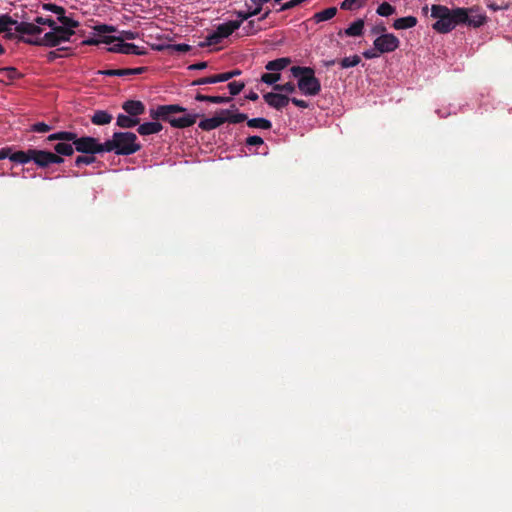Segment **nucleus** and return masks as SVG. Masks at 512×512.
Returning a JSON list of instances; mask_svg holds the SVG:
<instances>
[{"label":"nucleus","instance_id":"f257e3e1","mask_svg":"<svg viewBox=\"0 0 512 512\" xmlns=\"http://www.w3.org/2000/svg\"><path fill=\"white\" fill-rule=\"evenodd\" d=\"M431 17L437 19L432 25L433 29L438 33H448L457 25L462 24L466 19L465 8L449 9L446 6L434 4L431 7Z\"/></svg>","mask_w":512,"mask_h":512},{"label":"nucleus","instance_id":"f03ea898","mask_svg":"<svg viewBox=\"0 0 512 512\" xmlns=\"http://www.w3.org/2000/svg\"><path fill=\"white\" fill-rule=\"evenodd\" d=\"M54 140H68L73 142L75 151L82 154H100L106 152L105 142L100 143L99 140L91 136L78 137L75 132L58 131L50 134L46 141L54 142Z\"/></svg>","mask_w":512,"mask_h":512},{"label":"nucleus","instance_id":"7ed1b4c3","mask_svg":"<svg viewBox=\"0 0 512 512\" xmlns=\"http://www.w3.org/2000/svg\"><path fill=\"white\" fill-rule=\"evenodd\" d=\"M106 152L128 156L138 152L141 144L133 132H115L111 139L105 141Z\"/></svg>","mask_w":512,"mask_h":512},{"label":"nucleus","instance_id":"20e7f679","mask_svg":"<svg viewBox=\"0 0 512 512\" xmlns=\"http://www.w3.org/2000/svg\"><path fill=\"white\" fill-rule=\"evenodd\" d=\"M75 34L74 31H68L67 28L55 24L51 31L44 34V36L30 35L31 37H20L23 43L34 46L56 47L63 42L70 41L71 37Z\"/></svg>","mask_w":512,"mask_h":512},{"label":"nucleus","instance_id":"39448f33","mask_svg":"<svg viewBox=\"0 0 512 512\" xmlns=\"http://www.w3.org/2000/svg\"><path fill=\"white\" fill-rule=\"evenodd\" d=\"M290 71L294 77L298 78L297 86L302 94L306 96H316L320 93L321 83L315 76L313 68L293 66Z\"/></svg>","mask_w":512,"mask_h":512},{"label":"nucleus","instance_id":"423d86ee","mask_svg":"<svg viewBox=\"0 0 512 512\" xmlns=\"http://www.w3.org/2000/svg\"><path fill=\"white\" fill-rule=\"evenodd\" d=\"M9 26H15V31L19 34L38 35L43 32L39 26L26 21L18 22L8 14L0 16V34L4 33Z\"/></svg>","mask_w":512,"mask_h":512},{"label":"nucleus","instance_id":"0eeeda50","mask_svg":"<svg viewBox=\"0 0 512 512\" xmlns=\"http://www.w3.org/2000/svg\"><path fill=\"white\" fill-rule=\"evenodd\" d=\"M241 21L232 20L217 26L216 30L206 38L208 45H216L222 39L229 37L235 30L239 29Z\"/></svg>","mask_w":512,"mask_h":512},{"label":"nucleus","instance_id":"6e6552de","mask_svg":"<svg viewBox=\"0 0 512 512\" xmlns=\"http://www.w3.org/2000/svg\"><path fill=\"white\" fill-rule=\"evenodd\" d=\"M32 161L38 168L45 169L53 164L60 165L64 163V158L49 150L33 149Z\"/></svg>","mask_w":512,"mask_h":512},{"label":"nucleus","instance_id":"1a4fd4ad","mask_svg":"<svg viewBox=\"0 0 512 512\" xmlns=\"http://www.w3.org/2000/svg\"><path fill=\"white\" fill-rule=\"evenodd\" d=\"M185 111H169L165 121L174 128H187L196 123L198 114H188Z\"/></svg>","mask_w":512,"mask_h":512},{"label":"nucleus","instance_id":"9d476101","mask_svg":"<svg viewBox=\"0 0 512 512\" xmlns=\"http://www.w3.org/2000/svg\"><path fill=\"white\" fill-rule=\"evenodd\" d=\"M373 45L375 46V49H377L381 54H384L393 52L398 49L400 41L394 34L388 33L377 37L374 40Z\"/></svg>","mask_w":512,"mask_h":512},{"label":"nucleus","instance_id":"9b49d317","mask_svg":"<svg viewBox=\"0 0 512 512\" xmlns=\"http://www.w3.org/2000/svg\"><path fill=\"white\" fill-rule=\"evenodd\" d=\"M96 34L99 37V44L104 43L111 45L114 42H117V37L113 35H108L109 33L116 32V28L111 25L101 24L94 27Z\"/></svg>","mask_w":512,"mask_h":512},{"label":"nucleus","instance_id":"f8f14e48","mask_svg":"<svg viewBox=\"0 0 512 512\" xmlns=\"http://www.w3.org/2000/svg\"><path fill=\"white\" fill-rule=\"evenodd\" d=\"M169 111H185V108L177 104L159 105L155 109L150 110V117L153 120L165 121Z\"/></svg>","mask_w":512,"mask_h":512},{"label":"nucleus","instance_id":"ddd939ff","mask_svg":"<svg viewBox=\"0 0 512 512\" xmlns=\"http://www.w3.org/2000/svg\"><path fill=\"white\" fill-rule=\"evenodd\" d=\"M263 98L269 106L275 108L276 110H281L290 102V98L288 96L280 93L269 92L264 94Z\"/></svg>","mask_w":512,"mask_h":512},{"label":"nucleus","instance_id":"4468645a","mask_svg":"<svg viewBox=\"0 0 512 512\" xmlns=\"http://www.w3.org/2000/svg\"><path fill=\"white\" fill-rule=\"evenodd\" d=\"M146 67H138V68H123V69H108V70H99L97 73L105 76H130V75H138L142 74L146 71Z\"/></svg>","mask_w":512,"mask_h":512},{"label":"nucleus","instance_id":"2eb2a0df","mask_svg":"<svg viewBox=\"0 0 512 512\" xmlns=\"http://www.w3.org/2000/svg\"><path fill=\"white\" fill-rule=\"evenodd\" d=\"M365 22L363 19H357L352 24L349 25L345 30H339L338 36L342 37V35L348 37H359L364 33Z\"/></svg>","mask_w":512,"mask_h":512},{"label":"nucleus","instance_id":"dca6fc26","mask_svg":"<svg viewBox=\"0 0 512 512\" xmlns=\"http://www.w3.org/2000/svg\"><path fill=\"white\" fill-rule=\"evenodd\" d=\"M122 109L128 115L138 118L145 112V105L139 100H127L122 104Z\"/></svg>","mask_w":512,"mask_h":512},{"label":"nucleus","instance_id":"f3484780","mask_svg":"<svg viewBox=\"0 0 512 512\" xmlns=\"http://www.w3.org/2000/svg\"><path fill=\"white\" fill-rule=\"evenodd\" d=\"M57 143L54 144L53 150L54 154L59 155L60 157H70L74 154L75 148L74 144L71 141L68 140H56Z\"/></svg>","mask_w":512,"mask_h":512},{"label":"nucleus","instance_id":"a211bd4d","mask_svg":"<svg viewBox=\"0 0 512 512\" xmlns=\"http://www.w3.org/2000/svg\"><path fill=\"white\" fill-rule=\"evenodd\" d=\"M235 105L231 106V109H222L220 110V114L223 115L224 123L229 122L233 124L241 123L248 119L247 115L244 113H234Z\"/></svg>","mask_w":512,"mask_h":512},{"label":"nucleus","instance_id":"6ab92c4d","mask_svg":"<svg viewBox=\"0 0 512 512\" xmlns=\"http://www.w3.org/2000/svg\"><path fill=\"white\" fill-rule=\"evenodd\" d=\"M222 124H224V119L223 115H221L219 111L214 117L201 120L198 124V127L203 131H211L218 128Z\"/></svg>","mask_w":512,"mask_h":512},{"label":"nucleus","instance_id":"aec40b11","mask_svg":"<svg viewBox=\"0 0 512 512\" xmlns=\"http://www.w3.org/2000/svg\"><path fill=\"white\" fill-rule=\"evenodd\" d=\"M163 126L161 123L157 121L153 122H145L143 124L138 125L137 132L140 135L146 136L151 134H156L162 130Z\"/></svg>","mask_w":512,"mask_h":512},{"label":"nucleus","instance_id":"412c9836","mask_svg":"<svg viewBox=\"0 0 512 512\" xmlns=\"http://www.w3.org/2000/svg\"><path fill=\"white\" fill-rule=\"evenodd\" d=\"M291 59L289 57L277 58L275 60L269 61L265 65V69L268 71H272L274 73H278L279 71L285 69L288 65L291 64Z\"/></svg>","mask_w":512,"mask_h":512},{"label":"nucleus","instance_id":"4be33fe9","mask_svg":"<svg viewBox=\"0 0 512 512\" xmlns=\"http://www.w3.org/2000/svg\"><path fill=\"white\" fill-rule=\"evenodd\" d=\"M113 119L112 114L108 113L105 110H96L94 114L91 116L90 120L94 125H107L111 123Z\"/></svg>","mask_w":512,"mask_h":512},{"label":"nucleus","instance_id":"5701e85b","mask_svg":"<svg viewBox=\"0 0 512 512\" xmlns=\"http://www.w3.org/2000/svg\"><path fill=\"white\" fill-rule=\"evenodd\" d=\"M195 100L200 102H210L214 104H222V103H229L232 98L228 96H212V95H204L200 92H198L195 95Z\"/></svg>","mask_w":512,"mask_h":512},{"label":"nucleus","instance_id":"b1692460","mask_svg":"<svg viewBox=\"0 0 512 512\" xmlns=\"http://www.w3.org/2000/svg\"><path fill=\"white\" fill-rule=\"evenodd\" d=\"M139 123H140L139 118L132 117L128 114L127 115L119 114L117 116L116 124H117V126H119L121 128H125V129L133 128L135 126H138Z\"/></svg>","mask_w":512,"mask_h":512},{"label":"nucleus","instance_id":"393cba45","mask_svg":"<svg viewBox=\"0 0 512 512\" xmlns=\"http://www.w3.org/2000/svg\"><path fill=\"white\" fill-rule=\"evenodd\" d=\"M472 13V10L466 9V19L462 22V24H467L468 26L472 27H480L485 23L486 17L481 14H470Z\"/></svg>","mask_w":512,"mask_h":512},{"label":"nucleus","instance_id":"a878e982","mask_svg":"<svg viewBox=\"0 0 512 512\" xmlns=\"http://www.w3.org/2000/svg\"><path fill=\"white\" fill-rule=\"evenodd\" d=\"M417 22V18L414 16L401 17L394 21L393 27L396 30L409 29L416 26Z\"/></svg>","mask_w":512,"mask_h":512},{"label":"nucleus","instance_id":"bb28decb","mask_svg":"<svg viewBox=\"0 0 512 512\" xmlns=\"http://www.w3.org/2000/svg\"><path fill=\"white\" fill-rule=\"evenodd\" d=\"M32 153L33 149H28L27 151H16L14 153H11L9 159L15 163L26 164L32 161Z\"/></svg>","mask_w":512,"mask_h":512},{"label":"nucleus","instance_id":"cd10ccee","mask_svg":"<svg viewBox=\"0 0 512 512\" xmlns=\"http://www.w3.org/2000/svg\"><path fill=\"white\" fill-rule=\"evenodd\" d=\"M337 14V8L336 7H329L327 9H324L320 12H317L313 15L311 18L312 21L315 23H320L322 21H328L332 19Z\"/></svg>","mask_w":512,"mask_h":512},{"label":"nucleus","instance_id":"c85d7f7f","mask_svg":"<svg viewBox=\"0 0 512 512\" xmlns=\"http://www.w3.org/2000/svg\"><path fill=\"white\" fill-rule=\"evenodd\" d=\"M247 125L250 128H257V129H263V130H269L272 127V123L270 120L266 118H253V119H247Z\"/></svg>","mask_w":512,"mask_h":512},{"label":"nucleus","instance_id":"c756f323","mask_svg":"<svg viewBox=\"0 0 512 512\" xmlns=\"http://www.w3.org/2000/svg\"><path fill=\"white\" fill-rule=\"evenodd\" d=\"M123 52L122 54L126 55H144L146 54V49L144 47H139L133 43L123 42Z\"/></svg>","mask_w":512,"mask_h":512},{"label":"nucleus","instance_id":"7c9ffc66","mask_svg":"<svg viewBox=\"0 0 512 512\" xmlns=\"http://www.w3.org/2000/svg\"><path fill=\"white\" fill-rule=\"evenodd\" d=\"M58 21L61 23V27L67 28L68 31H74V28H77L80 24L78 21L74 20L71 17L65 15V13L61 16L57 17Z\"/></svg>","mask_w":512,"mask_h":512},{"label":"nucleus","instance_id":"2f4dec72","mask_svg":"<svg viewBox=\"0 0 512 512\" xmlns=\"http://www.w3.org/2000/svg\"><path fill=\"white\" fill-rule=\"evenodd\" d=\"M96 161L95 155L84 154L79 155L74 160V166L77 168L82 167L83 165H90Z\"/></svg>","mask_w":512,"mask_h":512},{"label":"nucleus","instance_id":"473e14b6","mask_svg":"<svg viewBox=\"0 0 512 512\" xmlns=\"http://www.w3.org/2000/svg\"><path fill=\"white\" fill-rule=\"evenodd\" d=\"M262 10L261 6L256 5V7L253 10L248 11H237L236 15L239 18L237 21H241V24L243 21L248 20L249 18L258 15Z\"/></svg>","mask_w":512,"mask_h":512},{"label":"nucleus","instance_id":"72a5a7b5","mask_svg":"<svg viewBox=\"0 0 512 512\" xmlns=\"http://www.w3.org/2000/svg\"><path fill=\"white\" fill-rule=\"evenodd\" d=\"M367 0H344L340 8L343 10H355L365 5Z\"/></svg>","mask_w":512,"mask_h":512},{"label":"nucleus","instance_id":"f704fd0d","mask_svg":"<svg viewBox=\"0 0 512 512\" xmlns=\"http://www.w3.org/2000/svg\"><path fill=\"white\" fill-rule=\"evenodd\" d=\"M395 11H396L395 7H393L388 2L381 3L376 10L377 14L380 16H383V17H388V16L394 14Z\"/></svg>","mask_w":512,"mask_h":512},{"label":"nucleus","instance_id":"c9c22d12","mask_svg":"<svg viewBox=\"0 0 512 512\" xmlns=\"http://www.w3.org/2000/svg\"><path fill=\"white\" fill-rule=\"evenodd\" d=\"M361 62V58L358 55H353L350 57H345L340 61V65L342 68H350L357 66Z\"/></svg>","mask_w":512,"mask_h":512},{"label":"nucleus","instance_id":"e433bc0d","mask_svg":"<svg viewBox=\"0 0 512 512\" xmlns=\"http://www.w3.org/2000/svg\"><path fill=\"white\" fill-rule=\"evenodd\" d=\"M0 73L5 74V76L11 81L22 77V74L18 72L15 67L11 66L0 68Z\"/></svg>","mask_w":512,"mask_h":512},{"label":"nucleus","instance_id":"4c0bfd02","mask_svg":"<svg viewBox=\"0 0 512 512\" xmlns=\"http://www.w3.org/2000/svg\"><path fill=\"white\" fill-rule=\"evenodd\" d=\"M281 75L280 73H264L261 76V81L268 85H275V83L280 80Z\"/></svg>","mask_w":512,"mask_h":512},{"label":"nucleus","instance_id":"58836bf2","mask_svg":"<svg viewBox=\"0 0 512 512\" xmlns=\"http://www.w3.org/2000/svg\"><path fill=\"white\" fill-rule=\"evenodd\" d=\"M139 34L130 30H122L119 32L117 37V42H125V40H133L138 38Z\"/></svg>","mask_w":512,"mask_h":512},{"label":"nucleus","instance_id":"ea45409f","mask_svg":"<svg viewBox=\"0 0 512 512\" xmlns=\"http://www.w3.org/2000/svg\"><path fill=\"white\" fill-rule=\"evenodd\" d=\"M245 87V83L241 81H232L227 85L229 92L232 96L238 95L243 88Z\"/></svg>","mask_w":512,"mask_h":512},{"label":"nucleus","instance_id":"a19ab883","mask_svg":"<svg viewBox=\"0 0 512 512\" xmlns=\"http://www.w3.org/2000/svg\"><path fill=\"white\" fill-rule=\"evenodd\" d=\"M51 130H52V126H50L44 122H37L30 126L31 132L46 133Z\"/></svg>","mask_w":512,"mask_h":512},{"label":"nucleus","instance_id":"79ce46f5","mask_svg":"<svg viewBox=\"0 0 512 512\" xmlns=\"http://www.w3.org/2000/svg\"><path fill=\"white\" fill-rule=\"evenodd\" d=\"M32 23L39 26L40 28H41V25H47L51 29L56 24V22L51 17H42V16H37Z\"/></svg>","mask_w":512,"mask_h":512},{"label":"nucleus","instance_id":"37998d69","mask_svg":"<svg viewBox=\"0 0 512 512\" xmlns=\"http://www.w3.org/2000/svg\"><path fill=\"white\" fill-rule=\"evenodd\" d=\"M273 89L275 91H280V92L284 91L287 93H293V92H295L296 86L292 82H287L285 84H275L273 86Z\"/></svg>","mask_w":512,"mask_h":512},{"label":"nucleus","instance_id":"c03bdc74","mask_svg":"<svg viewBox=\"0 0 512 512\" xmlns=\"http://www.w3.org/2000/svg\"><path fill=\"white\" fill-rule=\"evenodd\" d=\"M167 49L172 52L186 53L191 50V46L188 44H171L167 46Z\"/></svg>","mask_w":512,"mask_h":512},{"label":"nucleus","instance_id":"a18cd8bd","mask_svg":"<svg viewBox=\"0 0 512 512\" xmlns=\"http://www.w3.org/2000/svg\"><path fill=\"white\" fill-rule=\"evenodd\" d=\"M25 36L30 37L28 34H19L16 31L12 32L11 31V26H9L7 28V30L4 32V38H6L8 40L16 39L19 42H23V40H21L20 37H25Z\"/></svg>","mask_w":512,"mask_h":512},{"label":"nucleus","instance_id":"49530a36","mask_svg":"<svg viewBox=\"0 0 512 512\" xmlns=\"http://www.w3.org/2000/svg\"><path fill=\"white\" fill-rule=\"evenodd\" d=\"M43 9L47 10V11H51V12L57 14L58 16H61L65 13V9L62 6H58L53 3L44 4Z\"/></svg>","mask_w":512,"mask_h":512},{"label":"nucleus","instance_id":"de8ad7c7","mask_svg":"<svg viewBox=\"0 0 512 512\" xmlns=\"http://www.w3.org/2000/svg\"><path fill=\"white\" fill-rule=\"evenodd\" d=\"M206 84H215L214 75L202 77V78L196 79L192 82L193 86H200V85H206Z\"/></svg>","mask_w":512,"mask_h":512},{"label":"nucleus","instance_id":"09e8293b","mask_svg":"<svg viewBox=\"0 0 512 512\" xmlns=\"http://www.w3.org/2000/svg\"><path fill=\"white\" fill-rule=\"evenodd\" d=\"M243 30L245 31L246 35H252L259 31V28L256 27L255 21L250 20L248 23L244 26Z\"/></svg>","mask_w":512,"mask_h":512},{"label":"nucleus","instance_id":"8fccbe9b","mask_svg":"<svg viewBox=\"0 0 512 512\" xmlns=\"http://www.w3.org/2000/svg\"><path fill=\"white\" fill-rule=\"evenodd\" d=\"M245 143L247 146H259L262 145L264 141L260 136H249Z\"/></svg>","mask_w":512,"mask_h":512},{"label":"nucleus","instance_id":"3c124183","mask_svg":"<svg viewBox=\"0 0 512 512\" xmlns=\"http://www.w3.org/2000/svg\"><path fill=\"white\" fill-rule=\"evenodd\" d=\"M214 79H215V83L226 82V81H229L230 79H232V74H230L229 71L224 72V73H219V74L214 75Z\"/></svg>","mask_w":512,"mask_h":512},{"label":"nucleus","instance_id":"603ef678","mask_svg":"<svg viewBox=\"0 0 512 512\" xmlns=\"http://www.w3.org/2000/svg\"><path fill=\"white\" fill-rule=\"evenodd\" d=\"M380 52L375 49V47L373 49H369V50H366L363 52V56L366 58V59H373V58H377L380 56Z\"/></svg>","mask_w":512,"mask_h":512},{"label":"nucleus","instance_id":"864d4df0","mask_svg":"<svg viewBox=\"0 0 512 512\" xmlns=\"http://www.w3.org/2000/svg\"><path fill=\"white\" fill-rule=\"evenodd\" d=\"M123 42H114L113 44H111V46L107 49V51L109 52H113V53H121L123 52Z\"/></svg>","mask_w":512,"mask_h":512},{"label":"nucleus","instance_id":"5fc2aeb1","mask_svg":"<svg viewBox=\"0 0 512 512\" xmlns=\"http://www.w3.org/2000/svg\"><path fill=\"white\" fill-rule=\"evenodd\" d=\"M290 101L297 107L299 108H308L309 104L307 101L305 100H302V99H298V98H290Z\"/></svg>","mask_w":512,"mask_h":512},{"label":"nucleus","instance_id":"6e6d98bb","mask_svg":"<svg viewBox=\"0 0 512 512\" xmlns=\"http://www.w3.org/2000/svg\"><path fill=\"white\" fill-rule=\"evenodd\" d=\"M83 44L84 45H88V46H97V45H99L98 34L95 37L88 38V39L84 40Z\"/></svg>","mask_w":512,"mask_h":512},{"label":"nucleus","instance_id":"4d7b16f0","mask_svg":"<svg viewBox=\"0 0 512 512\" xmlns=\"http://www.w3.org/2000/svg\"><path fill=\"white\" fill-rule=\"evenodd\" d=\"M12 148L5 147L0 150V160L9 158L11 156Z\"/></svg>","mask_w":512,"mask_h":512},{"label":"nucleus","instance_id":"13d9d810","mask_svg":"<svg viewBox=\"0 0 512 512\" xmlns=\"http://www.w3.org/2000/svg\"><path fill=\"white\" fill-rule=\"evenodd\" d=\"M372 34H386V27L385 25H376L371 29Z\"/></svg>","mask_w":512,"mask_h":512},{"label":"nucleus","instance_id":"bf43d9fd","mask_svg":"<svg viewBox=\"0 0 512 512\" xmlns=\"http://www.w3.org/2000/svg\"><path fill=\"white\" fill-rule=\"evenodd\" d=\"M65 48H60V50H64ZM58 50L56 51H50L48 52L47 54V59L49 62H53L54 60H56L60 55L58 54Z\"/></svg>","mask_w":512,"mask_h":512},{"label":"nucleus","instance_id":"052dcab7","mask_svg":"<svg viewBox=\"0 0 512 512\" xmlns=\"http://www.w3.org/2000/svg\"><path fill=\"white\" fill-rule=\"evenodd\" d=\"M206 67H207V62H199V63L190 65L189 69H191V70H194V69L201 70V69H205Z\"/></svg>","mask_w":512,"mask_h":512},{"label":"nucleus","instance_id":"680f3d73","mask_svg":"<svg viewBox=\"0 0 512 512\" xmlns=\"http://www.w3.org/2000/svg\"><path fill=\"white\" fill-rule=\"evenodd\" d=\"M246 98L250 101H256L258 100L259 96L256 92L251 91L249 94L246 95Z\"/></svg>","mask_w":512,"mask_h":512},{"label":"nucleus","instance_id":"e2e57ef3","mask_svg":"<svg viewBox=\"0 0 512 512\" xmlns=\"http://www.w3.org/2000/svg\"><path fill=\"white\" fill-rule=\"evenodd\" d=\"M252 3L258 6H263V4L269 2L270 0H250Z\"/></svg>","mask_w":512,"mask_h":512},{"label":"nucleus","instance_id":"0e129e2a","mask_svg":"<svg viewBox=\"0 0 512 512\" xmlns=\"http://www.w3.org/2000/svg\"><path fill=\"white\" fill-rule=\"evenodd\" d=\"M230 74H232V78L235 76H238L241 74V71L239 69H234L232 71H229Z\"/></svg>","mask_w":512,"mask_h":512},{"label":"nucleus","instance_id":"69168bd1","mask_svg":"<svg viewBox=\"0 0 512 512\" xmlns=\"http://www.w3.org/2000/svg\"><path fill=\"white\" fill-rule=\"evenodd\" d=\"M270 13H271V11L267 10L265 13L262 14V16L259 18V20H265L266 18H268Z\"/></svg>","mask_w":512,"mask_h":512},{"label":"nucleus","instance_id":"338daca9","mask_svg":"<svg viewBox=\"0 0 512 512\" xmlns=\"http://www.w3.org/2000/svg\"><path fill=\"white\" fill-rule=\"evenodd\" d=\"M336 63V60H329V61H326L325 62V66L329 67V66H332Z\"/></svg>","mask_w":512,"mask_h":512},{"label":"nucleus","instance_id":"774afa93","mask_svg":"<svg viewBox=\"0 0 512 512\" xmlns=\"http://www.w3.org/2000/svg\"><path fill=\"white\" fill-rule=\"evenodd\" d=\"M5 53V48L2 46V44L0 43V54H4Z\"/></svg>","mask_w":512,"mask_h":512}]
</instances>
